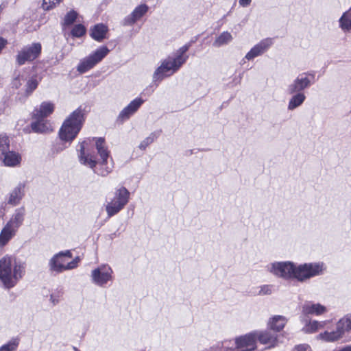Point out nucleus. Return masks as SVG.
<instances>
[{
	"mask_svg": "<svg viewBox=\"0 0 351 351\" xmlns=\"http://www.w3.org/2000/svg\"><path fill=\"white\" fill-rule=\"evenodd\" d=\"M25 273V263L8 255L0 259V280L5 288L14 287Z\"/></svg>",
	"mask_w": 351,
	"mask_h": 351,
	"instance_id": "1",
	"label": "nucleus"
},
{
	"mask_svg": "<svg viewBox=\"0 0 351 351\" xmlns=\"http://www.w3.org/2000/svg\"><path fill=\"white\" fill-rule=\"evenodd\" d=\"M84 121V113L80 108L73 111L64 121L59 131L60 138L66 143L72 142L80 131Z\"/></svg>",
	"mask_w": 351,
	"mask_h": 351,
	"instance_id": "2",
	"label": "nucleus"
},
{
	"mask_svg": "<svg viewBox=\"0 0 351 351\" xmlns=\"http://www.w3.org/2000/svg\"><path fill=\"white\" fill-rule=\"evenodd\" d=\"M187 56L179 58L169 57L165 59L161 65L155 71L153 75L154 81L162 80L163 78L174 73L186 60Z\"/></svg>",
	"mask_w": 351,
	"mask_h": 351,
	"instance_id": "3",
	"label": "nucleus"
},
{
	"mask_svg": "<svg viewBox=\"0 0 351 351\" xmlns=\"http://www.w3.org/2000/svg\"><path fill=\"white\" fill-rule=\"evenodd\" d=\"M323 271L322 263H305L295 266L294 278L304 281L313 276L319 275Z\"/></svg>",
	"mask_w": 351,
	"mask_h": 351,
	"instance_id": "4",
	"label": "nucleus"
},
{
	"mask_svg": "<svg viewBox=\"0 0 351 351\" xmlns=\"http://www.w3.org/2000/svg\"><path fill=\"white\" fill-rule=\"evenodd\" d=\"M109 53V49L106 47H101L97 49L93 54L84 58L78 64L77 70L81 73H84L92 69Z\"/></svg>",
	"mask_w": 351,
	"mask_h": 351,
	"instance_id": "5",
	"label": "nucleus"
},
{
	"mask_svg": "<svg viewBox=\"0 0 351 351\" xmlns=\"http://www.w3.org/2000/svg\"><path fill=\"white\" fill-rule=\"evenodd\" d=\"M24 82H25L24 94L25 97H28L37 88L38 81L36 76L27 77L25 73H19L12 80L11 87L13 89L17 90L21 87Z\"/></svg>",
	"mask_w": 351,
	"mask_h": 351,
	"instance_id": "6",
	"label": "nucleus"
},
{
	"mask_svg": "<svg viewBox=\"0 0 351 351\" xmlns=\"http://www.w3.org/2000/svg\"><path fill=\"white\" fill-rule=\"evenodd\" d=\"M267 269L277 277L284 279L294 278L295 265L291 262H275L268 265Z\"/></svg>",
	"mask_w": 351,
	"mask_h": 351,
	"instance_id": "7",
	"label": "nucleus"
},
{
	"mask_svg": "<svg viewBox=\"0 0 351 351\" xmlns=\"http://www.w3.org/2000/svg\"><path fill=\"white\" fill-rule=\"evenodd\" d=\"M41 53V45L38 43L23 47L16 57V63L21 66L26 62H32L36 59Z\"/></svg>",
	"mask_w": 351,
	"mask_h": 351,
	"instance_id": "8",
	"label": "nucleus"
},
{
	"mask_svg": "<svg viewBox=\"0 0 351 351\" xmlns=\"http://www.w3.org/2000/svg\"><path fill=\"white\" fill-rule=\"evenodd\" d=\"M255 333H249L232 340V351H254L256 348Z\"/></svg>",
	"mask_w": 351,
	"mask_h": 351,
	"instance_id": "9",
	"label": "nucleus"
},
{
	"mask_svg": "<svg viewBox=\"0 0 351 351\" xmlns=\"http://www.w3.org/2000/svg\"><path fill=\"white\" fill-rule=\"evenodd\" d=\"M65 257L71 258V254L69 251L60 252L56 255L50 261L51 269L53 271L60 272L63 270L71 269L76 267L79 261L78 258L65 264Z\"/></svg>",
	"mask_w": 351,
	"mask_h": 351,
	"instance_id": "10",
	"label": "nucleus"
},
{
	"mask_svg": "<svg viewBox=\"0 0 351 351\" xmlns=\"http://www.w3.org/2000/svg\"><path fill=\"white\" fill-rule=\"evenodd\" d=\"M112 270L107 265H102L92 271L91 278L93 282L99 286H104L112 280Z\"/></svg>",
	"mask_w": 351,
	"mask_h": 351,
	"instance_id": "11",
	"label": "nucleus"
},
{
	"mask_svg": "<svg viewBox=\"0 0 351 351\" xmlns=\"http://www.w3.org/2000/svg\"><path fill=\"white\" fill-rule=\"evenodd\" d=\"M26 215V210L24 206L15 209L6 226L18 231L19 228L23 225Z\"/></svg>",
	"mask_w": 351,
	"mask_h": 351,
	"instance_id": "12",
	"label": "nucleus"
},
{
	"mask_svg": "<svg viewBox=\"0 0 351 351\" xmlns=\"http://www.w3.org/2000/svg\"><path fill=\"white\" fill-rule=\"evenodd\" d=\"M86 142L85 141L80 144L78 155L79 160L82 164L88 166L91 169H94L96 167L97 162L95 156L86 150Z\"/></svg>",
	"mask_w": 351,
	"mask_h": 351,
	"instance_id": "13",
	"label": "nucleus"
},
{
	"mask_svg": "<svg viewBox=\"0 0 351 351\" xmlns=\"http://www.w3.org/2000/svg\"><path fill=\"white\" fill-rule=\"evenodd\" d=\"M311 85V81L306 75H301L298 76L287 88L289 94L292 95L295 93H302L303 90Z\"/></svg>",
	"mask_w": 351,
	"mask_h": 351,
	"instance_id": "14",
	"label": "nucleus"
},
{
	"mask_svg": "<svg viewBox=\"0 0 351 351\" xmlns=\"http://www.w3.org/2000/svg\"><path fill=\"white\" fill-rule=\"evenodd\" d=\"M144 103V100L141 98H136L132 101L125 108L120 112L118 119L121 121L128 119L134 113H135L141 106Z\"/></svg>",
	"mask_w": 351,
	"mask_h": 351,
	"instance_id": "15",
	"label": "nucleus"
},
{
	"mask_svg": "<svg viewBox=\"0 0 351 351\" xmlns=\"http://www.w3.org/2000/svg\"><path fill=\"white\" fill-rule=\"evenodd\" d=\"M279 330H263L256 335V340L262 344L268 345L266 348H271L276 346L278 340L277 332Z\"/></svg>",
	"mask_w": 351,
	"mask_h": 351,
	"instance_id": "16",
	"label": "nucleus"
},
{
	"mask_svg": "<svg viewBox=\"0 0 351 351\" xmlns=\"http://www.w3.org/2000/svg\"><path fill=\"white\" fill-rule=\"evenodd\" d=\"M272 45L271 38H266L261 40L258 44L255 45L245 56L247 60H252L254 58L263 54Z\"/></svg>",
	"mask_w": 351,
	"mask_h": 351,
	"instance_id": "17",
	"label": "nucleus"
},
{
	"mask_svg": "<svg viewBox=\"0 0 351 351\" xmlns=\"http://www.w3.org/2000/svg\"><path fill=\"white\" fill-rule=\"evenodd\" d=\"M148 11V6L145 4H141L136 7L132 13L128 16L124 20V24L131 25L135 23Z\"/></svg>",
	"mask_w": 351,
	"mask_h": 351,
	"instance_id": "18",
	"label": "nucleus"
},
{
	"mask_svg": "<svg viewBox=\"0 0 351 351\" xmlns=\"http://www.w3.org/2000/svg\"><path fill=\"white\" fill-rule=\"evenodd\" d=\"M5 166L8 167H16L20 165L21 161V156L19 154L9 150L5 154L0 158Z\"/></svg>",
	"mask_w": 351,
	"mask_h": 351,
	"instance_id": "19",
	"label": "nucleus"
},
{
	"mask_svg": "<svg viewBox=\"0 0 351 351\" xmlns=\"http://www.w3.org/2000/svg\"><path fill=\"white\" fill-rule=\"evenodd\" d=\"M24 189L25 184L19 183L10 193L8 203L12 206L18 205L24 196Z\"/></svg>",
	"mask_w": 351,
	"mask_h": 351,
	"instance_id": "20",
	"label": "nucleus"
},
{
	"mask_svg": "<svg viewBox=\"0 0 351 351\" xmlns=\"http://www.w3.org/2000/svg\"><path fill=\"white\" fill-rule=\"evenodd\" d=\"M54 110V105L51 102H43L38 109L33 113L34 119H44L51 114Z\"/></svg>",
	"mask_w": 351,
	"mask_h": 351,
	"instance_id": "21",
	"label": "nucleus"
},
{
	"mask_svg": "<svg viewBox=\"0 0 351 351\" xmlns=\"http://www.w3.org/2000/svg\"><path fill=\"white\" fill-rule=\"evenodd\" d=\"M17 231L5 225L0 233V248L6 245L16 235Z\"/></svg>",
	"mask_w": 351,
	"mask_h": 351,
	"instance_id": "22",
	"label": "nucleus"
},
{
	"mask_svg": "<svg viewBox=\"0 0 351 351\" xmlns=\"http://www.w3.org/2000/svg\"><path fill=\"white\" fill-rule=\"evenodd\" d=\"M344 330H324L320 333L317 339H322L326 342H333L341 339L343 335Z\"/></svg>",
	"mask_w": 351,
	"mask_h": 351,
	"instance_id": "23",
	"label": "nucleus"
},
{
	"mask_svg": "<svg viewBox=\"0 0 351 351\" xmlns=\"http://www.w3.org/2000/svg\"><path fill=\"white\" fill-rule=\"evenodd\" d=\"M95 146L97 150V153L102 160L101 164L102 165H106L107 163V159L109 156V152L108 151L107 147L106 146L105 140L102 138H97L96 141Z\"/></svg>",
	"mask_w": 351,
	"mask_h": 351,
	"instance_id": "24",
	"label": "nucleus"
},
{
	"mask_svg": "<svg viewBox=\"0 0 351 351\" xmlns=\"http://www.w3.org/2000/svg\"><path fill=\"white\" fill-rule=\"evenodd\" d=\"M302 311L304 314L322 315L326 311L325 306L320 304L308 302L304 305Z\"/></svg>",
	"mask_w": 351,
	"mask_h": 351,
	"instance_id": "25",
	"label": "nucleus"
},
{
	"mask_svg": "<svg viewBox=\"0 0 351 351\" xmlns=\"http://www.w3.org/2000/svg\"><path fill=\"white\" fill-rule=\"evenodd\" d=\"M287 319L285 317L282 315H275L271 317L267 325L269 329H283L285 327Z\"/></svg>",
	"mask_w": 351,
	"mask_h": 351,
	"instance_id": "26",
	"label": "nucleus"
},
{
	"mask_svg": "<svg viewBox=\"0 0 351 351\" xmlns=\"http://www.w3.org/2000/svg\"><path fill=\"white\" fill-rule=\"evenodd\" d=\"M129 198L130 192L125 187H121L115 191L114 197L112 199L125 206L129 201Z\"/></svg>",
	"mask_w": 351,
	"mask_h": 351,
	"instance_id": "27",
	"label": "nucleus"
},
{
	"mask_svg": "<svg viewBox=\"0 0 351 351\" xmlns=\"http://www.w3.org/2000/svg\"><path fill=\"white\" fill-rule=\"evenodd\" d=\"M293 95L288 104V109L289 110H293L300 106L306 99V96L303 93H295Z\"/></svg>",
	"mask_w": 351,
	"mask_h": 351,
	"instance_id": "28",
	"label": "nucleus"
},
{
	"mask_svg": "<svg viewBox=\"0 0 351 351\" xmlns=\"http://www.w3.org/2000/svg\"><path fill=\"white\" fill-rule=\"evenodd\" d=\"M107 27L103 24H97L91 29V36L96 40L101 41L107 32Z\"/></svg>",
	"mask_w": 351,
	"mask_h": 351,
	"instance_id": "29",
	"label": "nucleus"
},
{
	"mask_svg": "<svg viewBox=\"0 0 351 351\" xmlns=\"http://www.w3.org/2000/svg\"><path fill=\"white\" fill-rule=\"evenodd\" d=\"M35 122L32 123L31 126L34 132L38 133H44L50 130L49 124L44 121V119H36Z\"/></svg>",
	"mask_w": 351,
	"mask_h": 351,
	"instance_id": "30",
	"label": "nucleus"
},
{
	"mask_svg": "<svg viewBox=\"0 0 351 351\" xmlns=\"http://www.w3.org/2000/svg\"><path fill=\"white\" fill-rule=\"evenodd\" d=\"M125 206L121 204L112 199V201L107 204L106 206V210L109 217L118 213Z\"/></svg>",
	"mask_w": 351,
	"mask_h": 351,
	"instance_id": "31",
	"label": "nucleus"
},
{
	"mask_svg": "<svg viewBox=\"0 0 351 351\" xmlns=\"http://www.w3.org/2000/svg\"><path fill=\"white\" fill-rule=\"evenodd\" d=\"M232 340L219 341L210 348L209 351H232Z\"/></svg>",
	"mask_w": 351,
	"mask_h": 351,
	"instance_id": "32",
	"label": "nucleus"
},
{
	"mask_svg": "<svg viewBox=\"0 0 351 351\" xmlns=\"http://www.w3.org/2000/svg\"><path fill=\"white\" fill-rule=\"evenodd\" d=\"M339 25L341 29L344 32L349 31L351 28V12L350 10L343 13L339 19Z\"/></svg>",
	"mask_w": 351,
	"mask_h": 351,
	"instance_id": "33",
	"label": "nucleus"
},
{
	"mask_svg": "<svg viewBox=\"0 0 351 351\" xmlns=\"http://www.w3.org/2000/svg\"><path fill=\"white\" fill-rule=\"evenodd\" d=\"M232 37L229 32H223L215 40L213 45L215 47H220L221 45H225L229 43L232 40Z\"/></svg>",
	"mask_w": 351,
	"mask_h": 351,
	"instance_id": "34",
	"label": "nucleus"
},
{
	"mask_svg": "<svg viewBox=\"0 0 351 351\" xmlns=\"http://www.w3.org/2000/svg\"><path fill=\"white\" fill-rule=\"evenodd\" d=\"M10 150V140L5 136H0V158Z\"/></svg>",
	"mask_w": 351,
	"mask_h": 351,
	"instance_id": "35",
	"label": "nucleus"
},
{
	"mask_svg": "<svg viewBox=\"0 0 351 351\" xmlns=\"http://www.w3.org/2000/svg\"><path fill=\"white\" fill-rule=\"evenodd\" d=\"M306 322V326L308 328L307 329H319L321 328L326 327V322H317L315 320H309L307 319L305 320Z\"/></svg>",
	"mask_w": 351,
	"mask_h": 351,
	"instance_id": "36",
	"label": "nucleus"
},
{
	"mask_svg": "<svg viewBox=\"0 0 351 351\" xmlns=\"http://www.w3.org/2000/svg\"><path fill=\"white\" fill-rule=\"evenodd\" d=\"M18 344V339H13L11 341H10L8 343L2 346L0 348V351H13L16 348Z\"/></svg>",
	"mask_w": 351,
	"mask_h": 351,
	"instance_id": "37",
	"label": "nucleus"
},
{
	"mask_svg": "<svg viewBox=\"0 0 351 351\" xmlns=\"http://www.w3.org/2000/svg\"><path fill=\"white\" fill-rule=\"evenodd\" d=\"M62 0H43L42 7L45 10L54 8Z\"/></svg>",
	"mask_w": 351,
	"mask_h": 351,
	"instance_id": "38",
	"label": "nucleus"
},
{
	"mask_svg": "<svg viewBox=\"0 0 351 351\" xmlns=\"http://www.w3.org/2000/svg\"><path fill=\"white\" fill-rule=\"evenodd\" d=\"M77 14L76 12L71 10L69 12L64 19V25H71L76 19Z\"/></svg>",
	"mask_w": 351,
	"mask_h": 351,
	"instance_id": "39",
	"label": "nucleus"
},
{
	"mask_svg": "<svg viewBox=\"0 0 351 351\" xmlns=\"http://www.w3.org/2000/svg\"><path fill=\"white\" fill-rule=\"evenodd\" d=\"M86 32L84 26L81 24L76 25L74 26L71 31V34L75 37H80L83 36Z\"/></svg>",
	"mask_w": 351,
	"mask_h": 351,
	"instance_id": "40",
	"label": "nucleus"
},
{
	"mask_svg": "<svg viewBox=\"0 0 351 351\" xmlns=\"http://www.w3.org/2000/svg\"><path fill=\"white\" fill-rule=\"evenodd\" d=\"M337 329H351V320L349 317H345L339 320Z\"/></svg>",
	"mask_w": 351,
	"mask_h": 351,
	"instance_id": "41",
	"label": "nucleus"
},
{
	"mask_svg": "<svg viewBox=\"0 0 351 351\" xmlns=\"http://www.w3.org/2000/svg\"><path fill=\"white\" fill-rule=\"evenodd\" d=\"M155 138V136L154 134H152L149 136L147 137L145 140H143L139 145V148L141 149H145L146 147L154 142Z\"/></svg>",
	"mask_w": 351,
	"mask_h": 351,
	"instance_id": "42",
	"label": "nucleus"
},
{
	"mask_svg": "<svg viewBox=\"0 0 351 351\" xmlns=\"http://www.w3.org/2000/svg\"><path fill=\"white\" fill-rule=\"evenodd\" d=\"M272 286L266 285L260 287V290L258 294L260 295H270L272 293Z\"/></svg>",
	"mask_w": 351,
	"mask_h": 351,
	"instance_id": "43",
	"label": "nucleus"
},
{
	"mask_svg": "<svg viewBox=\"0 0 351 351\" xmlns=\"http://www.w3.org/2000/svg\"><path fill=\"white\" fill-rule=\"evenodd\" d=\"M293 351H312V349L308 344L302 343L295 346Z\"/></svg>",
	"mask_w": 351,
	"mask_h": 351,
	"instance_id": "44",
	"label": "nucleus"
},
{
	"mask_svg": "<svg viewBox=\"0 0 351 351\" xmlns=\"http://www.w3.org/2000/svg\"><path fill=\"white\" fill-rule=\"evenodd\" d=\"M65 146L63 145H57L52 149V154H58L65 149Z\"/></svg>",
	"mask_w": 351,
	"mask_h": 351,
	"instance_id": "45",
	"label": "nucleus"
},
{
	"mask_svg": "<svg viewBox=\"0 0 351 351\" xmlns=\"http://www.w3.org/2000/svg\"><path fill=\"white\" fill-rule=\"evenodd\" d=\"M111 171H112V168L107 167L106 168H102L101 169V171L98 173V174H99L101 176H106Z\"/></svg>",
	"mask_w": 351,
	"mask_h": 351,
	"instance_id": "46",
	"label": "nucleus"
},
{
	"mask_svg": "<svg viewBox=\"0 0 351 351\" xmlns=\"http://www.w3.org/2000/svg\"><path fill=\"white\" fill-rule=\"evenodd\" d=\"M187 50H188L187 46L182 47V48H180L179 49L178 54L177 55V56L176 58H179L181 56H184V54L186 52Z\"/></svg>",
	"mask_w": 351,
	"mask_h": 351,
	"instance_id": "47",
	"label": "nucleus"
},
{
	"mask_svg": "<svg viewBox=\"0 0 351 351\" xmlns=\"http://www.w3.org/2000/svg\"><path fill=\"white\" fill-rule=\"evenodd\" d=\"M7 43V40L2 37H0V53H1L3 49L6 46Z\"/></svg>",
	"mask_w": 351,
	"mask_h": 351,
	"instance_id": "48",
	"label": "nucleus"
},
{
	"mask_svg": "<svg viewBox=\"0 0 351 351\" xmlns=\"http://www.w3.org/2000/svg\"><path fill=\"white\" fill-rule=\"evenodd\" d=\"M251 0H239V4L243 7H246L250 5Z\"/></svg>",
	"mask_w": 351,
	"mask_h": 351,
	"instance_id": "49",
	"label": "nucleus"
},
{
	"mask_svg": "<svg viewBox=\"0 0 351 351\" xmlns=\"http://www.w3.org/2000/svg\"><path fill=\"white\" fill-rule=\"evenodd\" d=\"M50 300H51V302H52L53 304H56L58 303V302H59V300H58V299H57V298H55L53 297V295H51V299H50Z\"/></svg>",
	"mask_w": 351,
	"mask_h": 351,
	"instance_id": "50",
	"label": "nucleus"
},
{
	"mask_svg": "<svg viewBox=\"0 0 351 351\" xmlns=\"http://www.w3.org/2000/svg\"><path fill=\"white\" fill-rule=\"evenodd\" d=\"M73 349L74 351H80L77 348H76L75 346L73 347Z\"/></svg>",
	"mask_w": 351,
	"mask_h": 351,
	"instance_id": "51",
	"label": "nucleus"
}]
</instances>
